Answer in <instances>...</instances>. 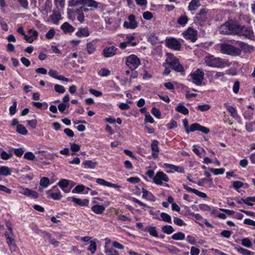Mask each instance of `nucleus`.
Here are the masks:
<instances>
[{
    "instance_id": "obj_1",
    "label": "nucleus",
    "mask_w": 255,
    "mask_h": 255,
    "mask_svg": "<svg viewBox=\"0 0 255 255\" xmlns=\"http://www.w3.org/2000/svg\"><path fill=\"white\" fill-rule=\"evenodd\" d=\"M204 62L210 67L218 68H224L230 66L228 60L211 55L205 57Z\"/></svg>"
},
{
    "instance_id": "obj_2",
    "label": "nucleus",
    "mask_w": 255,
    "mask_h": 255,
    "mask_svg": "<svg viewBox=\"0 0 255 255\" xmlns=\"http://www.w3.org/2000/svg\"><path fill=\"white\" fill-rule=\"evenodd\" d=\"M220 48L221 52L223 54L232 56H238L241 53L240 49L231 44H222Z\"/></svg>"
},
{
    "instance_id": "obj_3",
    "label": "nucleus",
    "mask_w": 255,
    "mask_h": 255,
    "mask_svg": "<svg viewBox=\"0 0 255 255\" xmlns=\"http://www.w3.org/2000/svg\"><path fill=\"white\" fill-rule=\"evenodd\" d=\"M237 23L228 21L222 25L219 29L220 33L223 34H235Z\"/></svg>"
},
{
    "instance_id": "obj_4",
    "label": "nucleus",
    "mask_w": 255,
    "mask_h": 255,
    "mask_svg": "<svg viewBox=\"0 0 255 255\" xmlns=\"http://www.w3.org/2000/svg\"><path fill=\"white\" fill-rule=\"evenodd\" d=\"M236 32L235 34L243 35L248 38L254 37V32L252 29L248 27L241 26L237 24Z\"/></svg>"
},
{
    "instance_id": "obj_5",
    "label": "nucleus",
    "mask_w": 255,
    "mask_h": 255,
    "mask_svg": "<svg viewBox=\"0 0 255 255\" xmlns=\"http://www.w3.org/2000/svg\"><path fill=\"white\" fill-rule=\"evenodd\" d=\"M140 64L139 58L135 55H131L126 58V65L131 71H134Z\"/></svg>"
},
{
    "instance_id": "obj_6",
    "label": "nucleus",
    "mask_w": 255,
    "mask_h": 255,
    "mask_svg": "<svg viewBox=\"0 0 255 255\" xmlns=\"http://www.w3.org/2000/svg\"><path fill=\"white\" fill-rule=\"evenodd\" d=\"M192 79V82L196 85L200 86L202 84L204 79V73L200 69H197L194 72L190 74Z\"/></svg>"
},
{
    "instance_id": "obj_7",
    "label": "nucleus",
    "mask_w": 255,
    "mask_h": 255,
    "mask_svg": "<svg viewBox=\"0 0 255 255\" xmlns=\"http://www.w3.org/2000/svg\"><path fill=\"white\" fill-rule=\"evenodd\" d=\"M153 182L157 185L162 184V181L168 182V176L162 171H158L153 178Z\"/></svg>"
},
{
    "instance_id": "obj_8",
    "label": "nucleus",
    "mask_w": 255,
    "mask_h": 255,
    "mask_svg": "<svg viewBox=\"0 0 255 255\" xmlns=\"http://www.w3.org/2000/svg\"><path fill=\"white\" fill-rule=\"evenodd\" d=\"M18 191L19 193L24 195L27 196L32 197L34 198H37L39 196L38 193L33 190H32L27 188H23L22 187H18Z\"/></svg>"
},
{
    "instance_id": "obj_9",
    "label": "nucleus",
    "mask_w": 255,
    "mask_h": 255,
    "mask_svg": "<svg viewBox=\"0 0 255 255\" xmlns=\"http://www.w3.org/2000/svg\"><path fill=\"white\" fill-rule=\"evenodd\" d=\"M166 46L173 50L179 51L180 50L181 45L176 39L171 38L167 40Z\"/></svg>"
},
{
    "instance_id": "obj_10",
    "label": "nucleus",
    "mask_w": 255,
    "mask_h": 255,
    "mask_svg": "<svg viewBox=\"0 0 255 255\" xmlns=\"http://www.w3.org/2000/svg\"><path fill=\"white\" fill-rule=\"evenodd\" d=\"M183 34L185 39L190 40L192 42H195L197 39V31L192 28H189Z\"/></svg>"
},
{
    "instance_id": "obj_11",
    "label": "nucleus",
    "mask_w": 255,
    "mask_h": 255,
    "mask_svg": "<svg viewBox=\"0 0 255 255\" xmlns=\"http://www.w3.org/2000/svg\"><path fill=\"white\" fill-rule=\"evenodd\" d=\"M117 48L114 46L106 47L103 50V54L105 57L109 58L116 55Z\"/></svg>"
},
{
    "instance_id": "obj_12",
    "label": "nucleus",
    "mask_w": 255,
    "mask_h": 255,
    "mask_svg": "<svg viewBox=\"0 0 255 255\" xmlns=\"http://www.w3.org/2000/svg\"><path fill=\"white\" fill-rule=\"evenodd\" d=\"M191 132H194L195 131H200L202 133L205 134H208L210 130L208 128L202 126L198 123H194L191 125Z\"/></svg>"
},
{
    "instance_id": "obj_13",
    "label": "nucleus",
    "mask_w": 255,
    "mask_h": 255,
    "mask_svg": "<svg viewBox=\"0 0 255 255\" xmlns=\"http://www.w3.org/2000/svg\"><path fill=\"white\" fill-rule=\"evenodd\" d=\"M208 10L206 8H202L196 15V19L199 22H204L207 19Z\"/></svg>"
},
{
    "instance_id": "obj_14",
    "label": "nucleus",
    "mask_w": 255,
    "mask_h": 255,
    "mask_svg": "<svg viewBox=\"0 0 255 255\" xmlns=\"http://www.w3.org/2000/svg\"><path fill=\"white\" fill-rule=\"evenodd\" d=\"M158 143L157 140H153L151 144L152 155L154 158H156L158 157V154L159 151L158 146Z\"/></svg>"
},
{
    "instance_id": "obj_15",
    "label": "nucleus",
    "mask_w": 255,
    "mask_h": 255,
    "mask_svg": "<svg viewBox=\"0 0 255 255\" xmlns=\"http://www.w3.org/2000/svg\"><path fill=\"white\" fill-rule=\"evenodd\" d=\"M76 204L80 206H88L89 204V200L88 199H81L75 197H69L67 198L68 200H71Z\"/></svg>"
},
{
    "instance_id": "obj_16",
    "label": "nucleus",
    "mask_w": 255,
    "mask_h": 255,
    "mask_svg": "<svg viewBox=\"0 0 255 255\" xmlns=\"http://www.w3.org/2000/svg\"><path fill=\"white\" fill-rule=\"evenodd\" d=\"M96 182L100 185L106 186L110 187H114L115 188H118V189H119L121 187V186H120L118 184H114V183H112L111 182H107V181H105L104 179H101V178L97 179Z\"/></svg>"
},
{
    "instance_id": "obj_17",
    "label": "nucleus",
    "mask_w": 255,
    "mask_h": 255,
    "mask_svg": "<svg viewBox=\"0 0 255 255\" xmlns=\"http://www.w3.org/2000/svg\"><path fill=\"white\" fill-rule=\"evenodd\" d=\"M100 3L94 0H85L84 6H87L90 8L91 10H93L98 7Z\"/></svg>"
},
{
    "instance_id": "obj_18",
    "label": "nucleus",
    "mask_w": 255,
    "mask_h": 255,
    "mask_svg": "<svg viewBox=\"0 0 255 255\" xmlns=\"http://www.w3.org/2000/svg\"><path fill=\"white\" fill-rule=\"evenodd\" d=\"M61 29L65 33H71L74 31L75 28L70 25L68 22H65L61 26Z\"/></svg>"
},
{
    "instance_id": "obj_19",
    "label": "nucleus",
    "mask_w": 255,
    "mask_h": 255,
    "mask_svg": "<svg viewBox=\"0 0 255 255\" xmlns=\"http://www.w3.org/2000/svg\"><path fill=\"white\" fill-rule=\"evenodd\" d=\"M224 106L226 107L227 111L231 114L232 117L235 119L238 118L239 116L235 108L229 105L228 103H225Z\"/></svg>"
},
{
    "instance_id": "obj_20",
    "label": "nucleus",
    "mask_w": 255,
    "mask_h": 255,
    "mask_svg": "<svg viewBox=\"0 0 255 255\" xmlns=\"http://www.w3.org/2000/svg\"><path fill=\"white\" fill-rule=\"evenodd\" d=\"M142 197L144 199H148L151 201H154L156 199L155 196L153 194L148 192L147 190L142 189Z\"/></svg>"
},
{
    "instance_id": "obj_21",
    "label": "nucleus",
    "mask_w": 255,
    "mask_h": 255,
    "mask_svg": "<svg viewBox=\"0 0 255 255\" xmlns=\"http://www.w3.org/2000/svg\"><path fill=\"white\" fill-rule=\"evenodd\" d=\"M91 210L97 214H101L105 210V207L103 205H95L92 207Z\"/></svg>"
},
{
    "instance_id": "obj_22",
    "label": "nucleus",
    "mask_w": 255,
    "mask_h": 255,
    "mask_svg": "<svg viewBox=\"0 0 255 255\" xmlns=\"http://www.w3.org/2000/svg\"><path fill=\"white\" fill-rule=\"evenodd\" d=\"M171 68L177 72H183L184 68L181 64H180L179 60L174 62L170 65Z\"/></svg>"
},
{
    "instance_id": "obj_23",
    "label": "nucleus",
    "mask_w": 255,
    "mask_h": 255,
    "mask_svg": "<svg viewBox=\"0 0 255 255\" xmlns=\"http://www.w3.org/2000/svg\"><path fill=\"white\" fill-rule=\"evenodd\" d=\"M76 35L78 37H87L90 35L88 28H79L78 31L76 33Z\"/></svg>"
},
{
    "instance_id": "obj_24",
    "label": "nucleus",
    "mask_w": 255,
    "mask_h": 255,
    "mask_svg": "<svg viewBox=\"0 0 255 255\" xmlns=\"http://www.w3.org/2000/svg\"><path fill=\"white\" fill-rule=\"evenodd\" d=\"M6 240L10 250L11 252L15 251L16 248V246L14 240L12 236L6 239Z\"/></svg>"
},
{
    "instance_id": "obj_25",
    "label": "nucleus",
    "mask_w": 255,
    "mask_h": 255,
    "mask_svg": "<svg viewBox=\"0 0 255 255\" xmlns=\"http://www.w3.org/2000/svg\"><path fill=\"white\" fill-rule=\"evenodd\" d=\"M200 6V0H192L188 6V9L190 11H193Z\"/></svg>"
},
{
    "instance_id": "obj_26",
    "label": "nucleus",
    "mask_w": 255,
    "mask_h": 255,
    "mask_svg": "<svg viewBox=\"0 0 255 255\" xmlns=\"http://www.w3.org/2000/svg\"><path fill=\"white\" fill-rule=\"evenodd\" d=\"M178 60V59L175 57L173 54L169 53L166 54V62L169 66Z\"/></svg>"
},
{
    "instance_id": "obj_27",
    "label": "nucleus",
    "mask_w": 255,
    "mask_h": 255,
    "mask_svg": "<svg viewBox=\"0 0 255 255\" xmlns=\"http://www.w3.org/2000/svg\"><path fill=\"white\" fill-rule=\"evenodd\" d=\"M164 165L166 167H168L179 173H184L185 172L184 169L182 166H177L173 164H170L168 163L164 164Z\"/></svg>"
},
{
    "instance_id": "obj_28",
    "label": "nucleus",
    "mask_w": 255,
    "mask_h": 255,
    "mask_svg": "<svg viewBox=\"0 0 255 255\" xmlns=\"http://www.w3.org/2000/svg\"><path fill=\"white\" fill-rule=\"evenodd\" d=\"M176 110L184 115H187L189 113L188 110L182 104L180 103L176 108Z\"/></svg>"
},
{
    "instance_id": "obj_29",
    "label": "nucleus",
    "mask_w": 255,
    "mask_h": 255,
    "mask_svg": "<svg viewBox=\"0 0 255 255\" xmlns=\"http://www.w3.org/2000/svg\"><path fill=\"white\" fill-rule=\"evenodd\" d=\"M98 164V162L96 161H92L91 160H86L84 163L83 165L85 168H91L94 169L95 168L96 165Z\"/></svg>"
},
{
    "instance_id": "obj_30",
    "label": "nucleus",
    "mask_w": 255,
    "mask_h": 255,
    "mask_svg": "<svg viewBox=\"0 0 255 255\" xmlns=\"http://www.w3.org/2000/svg\"><path fill=\"white\" fill-rule=\"evenodd\" d=\"M128 19L129 21V23L130 24V27L131 29H134L137 26V24L135 21V18L134 15H129L128 17Z\"/></svg>"
},
{
    "instance_id": "obj_31",
    "label": "nucleus",
    "mask_w": 255,
    "mask_h": 255,
    "mask_svg": "<svg viewBox=\"0 0 255 255\" xmlns=\"http://www.w3.org/2000/svg\"><path fill=\"white\" fill-rule=\"evenodd\" d=\"M185 234L182 232H178L172 236V239L176 241L183 240L185 239Z\"/></svg>"
},
{
    "instance_id": "obj_32",
    "label": "nucleus",
    "mask_w": 255,
    "mask_h": 255,
    "mask_svg": "<svg viewBox=\"0 0 255 255\" xmlns=\"http://www.w3.org/2000/svg\"><path fill=\"white\" fill-rule=\"evenodd\" d=\"M6 226L8 230V232H5L4 233V236L5 239L8 238L10 237L13 236L12 229L10 222H6Z\"/></svg>"
},
{
    "instance_id": "obj_33",
    "label": "nucleus",
    "mask_w": 255,
    "mask_h": 255,
    "mask_svg": "<svg viewBox=\"0 0 255 255\" xmlns=\"http://www.w3.org/2000/svg\"><path fill=\"white\" fill-rule=\"evenodd\" d=\"M16 131L22 135H26L28 133L27 130L22 125H18L17 126Z\"/></svg>"
},
{
    "instance_id": "obj_34",
    "label": "nucleus",
    "mask_w": 255,
    "mask_h": 255,
    "mask_svg": "<svg viewBox=\"0 0 255 255\" xmlns=\"http://www.w3.org/2000/svg\"><path fill=\"white\" fill-rule=\"evenodd\" d=\"M85 0H71L69 1L70 6H75L83 5H84Z\"/></svg>"
},
{
    "instance_id": "obj_35",
    "label": "nucleus",
    "mask_w": 255,
    "mask_h": 255,
    "mask_svg": "<svg viewBox=\"0 0 255 255\" xmlns=\"http://www.w3.org/2000/svg\"><path fill=\"white\" fill-rule=\"evenodd\" d=\"M162 231L164 233L169 235L172 234L174 231V230L171 226L165 225L162 227Z\"/></svg>"
},
{
    "instance_id": "obj_36",
    "label": "nucleus",
    "mask_w": 255,
    "mask_h": 255,
    "mask_svg": "<svg viewBox=\"0 0 255 255\" xmlns=\"http://www.w3.org/2000/svg\"><path fill=\"white\" fill-rule=\"evenodd\" d=\"M88 250L90 251L92 254H94L97 250L96 243L94 241H91Z\"/></svg>"
},
{
    "instance_id": "obj_37",
    "label": "nucleus",
    "mask_w": 255,
    "mask_h": 255,
    "mask_svg": "<svg viewBox=\"0 0 255 255\" xmlns=\"http://www.w3.org/2000/svg\"><path fill=\"white\" fill-rule=\"evenodd\" d=\"M11 174L9 169L7 166H1L0 167V175L7 176Z\"/></svg>"
},
{
    "instance_id": "obj_38",
    "label": "nucleus",
    "mask_w": 255,
    "mask_h": 255,
    "mask_svg": "<svg viewBox=\"0 0 255 255\" xmlns=\"http://www.w3.org/2000/svg\"><path fill=\"white\" fill-rule=\"evenodd\" d=\"M51 190H49L47 191V193L48 194L50 193V196L53 199L58 200L61 198L62 196L59 191L56 193H51Z\"/></svg>"
},
{
    "instance_id": "obj_39",
    "label": "nucleus",
    "mask_w": 255,
    "mask_h": 255,
    "mask_svg": "<svg viewBox=\"0 0 255 255\" xmlns=\"http://www.w3.org/2000/svg\"><path fill=\"white\" fill-rule=\"evenodd\" d=\"M188 18L187 15H183L181 16L177 20V23L181 25H185L187 23Z\"/></svg>"
},
{
    "instance_id": "obj_40",
    "label": "nucleus",
    "mask_w": 255,
    "mask_h": 255,
    "mask_svg": "<svg viewBox=\"0 0 255 255\" xmlns=\"http://www.w3.org/2000/svg\"><path fill=\"white\" fill-rule=\"evenodd\" d=\"M105 253L107 255H119L118 252L113 248L105 247Z\"/></svg>"
},
{
    "instance_id": "obj_41",
    "label": "nucleus",
    "mask_w": 255,
    "mask_h": 255,
    "mask_svg": "<svg viewBox=\"0 0 255 255\" xmlns=\"http://www.w3.org/2000/svg\"><path fill=\"white\" fill-rule=\"evenodd\" d=\"M160 217H161L162 221H163L165 222H167L168 223H172L171 216L170 215H169L168 214H167V213H163V212L161 213L160 214Z\"/></svg>"
},
{
    "instance_id": "obj_42",
    "label": "nucleus",
    "mask_w": 255,
    "mask_h": 255,
    "mask_svg": "<svg viewBox=\"0 0 255 255\" xmlns=\"http://www.w3.org/2000/svg\"><path fill=\"white\" fill-rule=\"evenodd\" d=\"M236 250L239 253H241L243 255H252L254 254L253 252H252L241 247L237 248Z\"/></svg>"
},
{
    "instance_id": "obj_43",
    "label": "nucleus",
    "mask_w": 255,
    "mask_h": 255,
    "mask_svg": "<svg viewBox=\"0 0 255 255\" xmlns=\"http://www.w3.org/2000/svg\"><path fill=\"white\" fill-rule=\"evenodd\" d=\"M147 231L149 233V234L154 237H158V233L157 232V231L156 230L155 227H151V226H148L147 227Z\"/></svg>"
},
{
    "instance_id": "obj_44",
    "label": "nucleus",
    "mask_w": 255,
    "mask_h": 255,
    "mask_svg": "<svg viewBox=\"0 0 255 255\" xmlns=\"http://www.w3.org/2000/svg\"><path fill=\"white\" fill-rule=\"evenodd\" d=\"M28 34L34 40L36 39L38 35V32L33 29H30L27 31Z\"/></svg>"
},
{
    "instance_id": "obj_45",
    "label": "nucleus",
    "mask_w": 255,
    "mask_h": 255,
    "mask_svg": "<svg viewBox=\"0 0 255 255\" xmlns=\"http://www.w3.org/2000/svg\"><path fill=\"white\" fill-rule=\"evenodd\" d=\"M209 170L215 175L223 174L225 172V169L221 168L219 169H215L213 168H210Z\"/></svg>"
},
{
    "instance_id": "obj_46",
    "label": "nucleus",
    "mask_w": 255,
    "mask_h": 255,
    "mask_svg": "<svg viewBox=\"0 0 255 255\" xmlns=\"http://www.w3.org/2000/svg\"><path fill=\"white\" fill-rule=\"evenodd\" d=\"M87 50L89 54H93L96 50L94 45L92 42H89L87 44Z\"/></svg>"
},
{
    "instance_id": "obj_47",
    "label": "nucleus",
    "mask_w": 255,
    "mask_h": 255,
    "mask_svg": "<svg viewBox=\"0 0 255 255\" xmlns=\"http://www.w3.org/2000/svg\"><path fill=\"white\" fill-rule=\"evenodd\" d=\"M110 74V71L106 68H102L99 72L98 74L101 77H107Z\"/></svg>"
},
{
    "instance_id": "obj_48",
    "label": "nucleus",
    "mask_w": 255,
    "mask_h": 255,
    "mask_svg": "<svg viewBox=\"0 0 255 255\" xmlns=\"http://www.w3.org/2000/svg\"><path fill=\"white\" fill-rule=\"evenodd\" d=\"M24 158L29 160L33 161L35 156L32 152L28 151L24 154Z\"/></svg>"
},
{
    "instance_id": "obj_49",
    "label": "nucleus",
    "mask_w": 255,
    "mask_h": 255,
    "mask_svg": "<svg viewBox=\"0 0 255 255\" xmlns=\"http://www.w3.org/2000/svg\"><path fill=\"white\" fill-rule=\"evenodd\" d=\"M49 184V179L47 177H43L40 181V185L44 187H46Z\"/></svg>"
},
{
    "instance_id": "obj_50",
    "label": "nucleus",
    "mask_w": 255,
    "mask_h": 255,
    "mask_svg": "<svg viewBox=\"0 0 255 255\" xmlns=\"http://www.w3.org/2000/svg\"><path fill=\"white\" fill-rule=\"evenodd\" d=\"M50 17L52 21L55 24H57L61 18V15L59 14L54 13L52 14Z\"/></svg>"
},
{
    "instance_id": "obj_51",
    "label": "nucleus",
    "mask_w": 255,
    "mask_h": 255,
    "mask_svg": "<svg viewBox=\"0 0 255 255\" xmlns=\"http://www.w3.org/2000/svg\"><path fill=\"white\" fill-rule=\"evenodd\" d=\"M69 181L65 179H62L58 183V185L59 186V187H60L62 189L67 187L69 185Z\"/></svg>"
},
{
    "instance_id": "obj_52",
    "label": "nucleus",
    "mask_w": 255,
    "mask_h": 255,
    "mask_svg": "<svg viewBox=\"0 0 255 255\" xmlns=\"http://www.w3.org/2000/svg\"><path fill=\"white\" fill-rule=\"evenodd\" d=\"M54 90L56 92L60 94H63L65 91V89L64 88V87L62 85H60L58 84H56L55 85Z\"/></svg>"
},
{
    "instance_id": "obj_53",
    "label": "nucleus",
    "mask_w": 255,
    "mask_h": 255,
    "mask_svg": "<svg viewBox=\"0 0 255 255\" xmlns=\"http://www.w3.org/2000/svg\"><path fill=\"white\" fill-rule=\"evenodd\" d=\"M242 245L247 248H250L252 247V243L248 238H244L242 240Z\"/></svg>"
},
{
    "instance_id": "obj_54",
    "label": "nucleus",
    "mask_w": 255,
    "mask_h": 255,
    "mask_svg": "<svg viewBox=\"0 0 255 255\" xmlns=\"http://www.w3.org/2000/svg\"><path fill=\"white\" fill-rule=\"evenodd\" d=\"M183 126L185 128L186 133L187 134H189L190 132H191V130H191V126H190V128H189L188 120L186 119L183 120Z\"/></svg>"
},
{
    "instance_id": "obj_55",
    "label": "nucleus",
    "mask_w": 255,
    "mask_h": 255,
    "mask_svg": "<svg viewBox=\"0 0 255 255\" xmlns=\"http://www.w3.org/2000/svg\"><path fill=\"white\" fill-rule=\"evenodd\" d=\"M151 113L156 118L158 119H160L161 112L159 111V110L156 109V108H153L151 110Z\"/></svg>"
},
{
    "instance_id": "obj_56",
    "label": "nucleus",
    "mask_w": 255,
    "mask_h": 255,
    "mask_svg": "<svg viewBox=\"0 0 255 255\" xmlns=\"http://www.w3.org/2000/svg\"><path fill=\"white\" fill-rule=\"evenodd\" d=\"M16 106L17 103L15 101L13 102L12 106H11L9 108V113L11 115H13L16 113Z\"/></svg>"
},
{
    "instance_id": "obj_57",
    "label": "nucleus",
    "mask_w": 255,
    "mask_h": 255,
    "mask_svg": "<svg viewBox=\"0 0 255 255\" xmlns=\"http://www.w3.org/2000/svg\"><path fill=\"white\" fill-rule=\"evenodd\" d=\"M55 34V30L53 29H51L47 32L45 37L48 39H51L54 36Z\"/></svg>"
},
{
    "instance_id": "obj_58",
    "label": "nucleus",
    "mask_w": 255,
    "mask_h": 255,
    "mask_svg": "<svg viewBox=\"0 0 255 255\" xmlns=\"http://www.w3.org/2000/svg\"><path fill=\"white\" fill-rule=\"evenodd\" d=\"M71 150L73 152L78 151L80 149V146L79 144L75 143H70Z\"/></svg>"
},
{
    "instance_id": "obj_59",
    "label": "nucleus",
    "mask_w": 255,
    "mask_h": 255,
    "mask_svg": "<svg viewBox=\"0 0 255 255\" xmlns=\"http://www.w3.org/2000/svg\"><path fill=\"white\" fill-rule=\"evenodd\" d=\"M18 2L24 9H27L28 6V2L27 0H17Z\"/></svg>"
},
{
    "instance_id": "obj_60",
    "label": "nucleus",
    "mask_w": 255,
    "mask_h": 255,
    "mask_svg": "<svg viewBox=\"0 0 255 255\" xmlns=\"http://www.w3.org/2000/svg\"><path fill=\"white\" fill-rule=\"evenodd\" d=\"M197 108L200 111L204 112L209 110L210 106L208 104H204L202 105H199Z\"/></svg>"
},
{
    "instance_id": "obj_61",
    "label": "nucleus",
    "mask_w": 255,
    "mask_h": 255,
    "mask_svg": "<svg viewBox=\"0 0 255 255\" xmlns=\"http://www.w3.org/2000/svg\"><path fill=\"white\" fill-rule=\"evenodd\" d=\"M252 198V197H248L246 199H242V200L243 202L247 204L248 205L250 206H253V203L252 202H253L251 199Z\"/></svg>"
},
{
    "instance_id": "obj_62",
    "label": "nucleus",
    "mask_w": 255,
    "mask_h": 255,
    "mask_svg": "<svg viewBox=\"0 0 255 255\" xmlns=\"http://www.w3.org/2000/svg\"><path fill=\"white\" fill-rule=\"evenodd\" d=\"M232 232L229 230H224L221 232V235L226 238H230Z\"/></svg>"
},
{
    "instance_id": "obj_63",
    "label": "nucleus",
    "mask_w": 255,
    "mask_h": 255,
    "mask_svg": "<svg viewBox=\"0 0 255 255\" xmlns=\"http://www.w3.org/2000/svg\"><path fill=\"white\" fill-rule=\"evenodd\" d=\"M173 222L176 225L179 226L185 225L183 221L178 217H174Z\"/></svg>"
},
{
    "instance_id": "obj_64",
    "label": "nucleus",
    "mask_w": 255,
    "mask_h": 255,
    "mask_svg": "<svg viewBox=\"0 0 255 255\" xmlns=\"http://www.w3.org/2000/svg\"><path fill=\"white\" fill-rule=\"evenodd\" d=\"M142 16L143 18L146 20H150L153 17L152 13L148 11L144 12Z\"/></svg>"
}]
</instances>
